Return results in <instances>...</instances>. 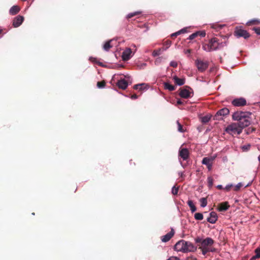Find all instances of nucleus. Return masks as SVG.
<instances>
[{
    "label": "nucleus",
    "instance_id": "7c9ffc66",
    "mask_svg": "<svg viewBox=\"0 0 260 260\" xmlns=\"http://www.w3.org/2000/svg\"><path fill=\"white\" fill-rule=\"evenodd\" d=\"M211 117L209 116H205L202 117L201 121L202 123H206L209 121L210 120Z\"/></svg>",
    "mask_w": 260,
    "mask_h": 260
},
{
    "label": "nucleus",
    "instance_id": "5fc2aeb1",
    "mask_svg": "<svg viewBox=\"0 0 260 260\" xmlns=\"http://www.w3.org/2000/svg\"><path fill=\"white\" fill-rule=\"evenodd\" d=\"M97 63H98L99 66H101V67H103V63H102V62H97Z\"/></svg>",
    "mask_w": 260,
    "mask_h": 260
},
{
    "label": "nucleus",
    "instance_id": "6e6552de",
    "mask_svg": "<svg viewBox=\"0 0 260 260\" xmlns=\"http://www.w3.org/2000/svg\"><path fill=\"white\" fill-rule=\"evenodd\" d=\"M191 90L190 88L187 86L185 88H180L179 95L182 98H189L191 96L192 92L190 91Z\"/></svg>",
    "mask_w": 260,
    "mask_h": 260
},
{
    "label": "nucleus",
    "instance_id": "13d9d810",
    "mask_svg": "<svg viewBox=\"0 0 260 260\" xmlns=\"http://www.w3.org/2000/svg\"><path fill=\"white\" fill-rule=\"evenodd\" d=\"M193 260H197L196 258H193Z\"/></svg>",
    "mask_w": 260,
    "mask_h": 260
},
{
    "label": "nucleus",
    "instance_id": "ea45409f",
    "mask_svg": "<svg viewBox=\"0 0 260 260\" xmlns=\"http://www.w3.org/2000/svg\"><path fill=\"white\" fill-rule=\"evenodd\" d=\"M243 186V184L241 183H239L237 185H236L234 187L235 191H238L240 190L241 187Z\"/></svg>",
    "mask_w": 260,
    "mask_h": 260
},
{
    "label": "nucleus",
    "instance_id": "2f4dec72",
    "mask_svg": "<svg viewBox=\"0 0 260 260\" xmlns=\"http://www.w3.org/2000/svg\"><path fill=\"white\" fill-rule=\"evenodd\" d=\"M140 14H141V12H139V11H137V12H134V13H129V14H128L127 15V19H130V18H132L133 17H134L135 16H137V15H139Z\"/></svg>",
    "mask_w": 260,
    "mask_h": 260
},
{
    "label": "nucleus",
    "instance_id": "ddd939ff",
    "mask_svg": "<svg viewBox=\"0 0 260 260\" xmlns=\"http://www.w3.org/2000/svg\"><path fill=\"white\" fill-rule=\"evenodd\" d=\"M232 104L235 106H243L246 104V101L244 98L236 99L233 101Z\"/></svg>",
    "mask_w": 260,
    "mask_h": 260
},
{
    "label": "nucleus",
    "instance_id": "603ef678",
    "mask_svg": "<svg viewBox=\"0 0 260 260\" xmlns=\"http://www.w3.org/2000/svg\"><path fill=\"white\" fill-rule=\"evenodd\" d=\"M177 104L178 105H182V104H183V102H182L181 100H178L177 101Z\"/></svg>",
    "mask_w": 260,
    "mask_h": 260
},
{
    "label": "nucleus",
    "instance_id": "8fccbe9b",
    "mask_svg": "<svg viewBox=\"0 0 260 260\" xmlns=\"http://www.w3.org/2000/svg\"><path fill=\"white\" fill-rule=\"evenodd\" d=\"M254 131V128H252L251 129H250V128H248L247 129V134H250V133Z\"/></svg>",
    "mask_w": 260,
    "mask_h": 260
},
{
    "label": "nucleus",
    "instance_id": "c756f323",
    "mask_svg": "<svg viewBox=\"0 0 260 260\" xmlns=\"http://www.w3.org/2000/svg\"><path fill=\"white\" fill-rule=\"evenodd\" d=\"M194 217L196 220H201L203 219V215L201 213H196Z\"/></svg>",
    "mask_w": 260,
    "mask_h": 260
},
{
    "label": "nucleus",
    "instance_id": "09e8293b",
    "mask_svg": "<svg viewBox=\"0 0 260 260\" xmlns=\"http://www.w3.org/2000/svg\"><path fill=\"white\" fill-rule=\"evenodd\" d=\"M161 57L157 58L155 61V63L156 64L157 62H160L161 61Z\"/></svg>",
    "mask_w": 260,
    "mask_h": 260
},
{
    "label": "nucleus",
    "instance_id": "aec40b11",
    "mask_svg": "<svg viewBox=\"0 0 260 260\" xmlns=\"http://www.w3.org/2000/svg\"><path fill=\"white\" fill-rule=\"evenodd\" d=\"M214 159L215 157L212 156L206 157L203 159L202 162L203 164L205 165L206 166L210 164H212Z\"/></svg>",
    "mask_w": 260,
    "mask_h": 260
},
{
    "label": "nucleus",
    "instance_id": "5701e85b",
    "mask_svg": "<svg viewBox=\"0 0 260 260\" xmlns=\"http://www.w3.org/2000/svg\"><path fill=\"white\" fill-rule=\"evenodd\" d=\"M164 85L165 89H168L169 91H172L176 89L175 86L171 85L168 82H165Z\"/></svg>",
    "mask_w": 260,
    "mask_h": 260
},
{
    "label": "nucleus",
    "instance_id": "7ed1b4c3",
    "mask_svg": "<svg viewBox=\"0 0 260 260\" xmlns=\"http://www.w3.org/2000/svg\"><path fill=\"white\" fill-rule=\"evenodd\" d=\"M195 241L199 244V248L201 249L202 253L204 255H205L208 252L209 248L214 243V241L210 237H207L204 239L198 237L195 239Z\"/></svg>",
    "mask_w": 260,
    "mask_h": 260
},
{
    "label": "nucleus",
    "instance_id": "9b49d317",
    "mask_svg": "<svg viewBox=\"0 0 260 260\" xmlns=\"http://www.w3.org/2000/svg\"><path fill=\"white\" fill-rule=\"evenodd\" d=\"M179 156L183 160H186L189 157V151L187 148H182L179 150Z\"/></svg>",
    "mask_w": 260,
    "mask_h": 260
},
{
    "label": "nucleus",
    "instance_id": "a18cd8bd",
    "mask_svg": "<svg viewBox=\"0 0 260 260\" xmlns=\"http://www.w3.org/2000/svg\"><path fill=\"white\" fill-rule=\"evenodd\" d=\"M215 251V248H212L211 247H210L209 248V250H208V252H214Z\"/></svg>",
    "mask_w": 260,
    "mask_h": 260
},
{
    "label": "nucleus",
    "instance_id": "f257e3e1",
    "mask_svg": "<svg viewBox=\"0 0 260 260\" xmlns=\"http://www.w3.org/2000/svg\"><path fill=\"white\" fill-rule=\"evenodd\" d=\"M227 40L228 38L226 37H223L221 40L215 37L212 38L209 40L207 43L203 44L202 48L207 52L219 50L226 46Z\"/></svg>",
    "mask_w": 260,
    "mask_h": 260
},
{
    "label": "nucleus",
    "instance_id": "2eb2a0df",
    "mask_svg": "<svg viewBox=\"0 0 260 260\" xmlns=\"http://www.w3.org/2000/svg\"><path fill=\"white\" fill-rule=\"evenodd\" d=\"M230 206L228 202H224L220 203L218 206V210L220 212L225 211L228 210Z\"/></svg>",
    "mask_w": 260,
    "mask_h": 260
},
{
    "label": "nucleus",
    "instance_id": "e433bc0d",
    "mask_svg": "<svg viewBox=\"0 0 260 260\" xmlns=\"http://www.w3.org/2000/svg\"><path fill=\"white\" fill-rule=\"evenodd\" d=\"M179 187H176L175 186H173L172 189V193L174 195H177L178 192Z\"/></svg>",
    "mask_w": 260,
    "mask_h": 260
},
{
    "label": "nucleus",
    "instance_id": "c03bdc74",
    "mask_svg": "<svg viewBox=\"0 0 260 260\" xmlns=\"http://www.w3.org/2000/svg\"><path fill=\"white\" fill-rule=\"evenodd\" d=\"M232 186L233 185L232 184L227 185L224 189L226 190V191H229Z\"/></svg>",
    "mask_w": 260,
    "mask_h": 260
},
{
    "label": "nucleus",
    "instance_id": "4c0bfd02",
    "mask_svg": "<svg viewBox=\"0 0 260 260\" xmlns=\"http://www.w3.org/2000/svg\"><path fill=\"white\" fill-rule=\"evenodd\" d=\"M251 145L250 144L245 145L241 147V148L243 151H247L249 150Z\"/></svg>",
    "mask_w": 260,
    "mask_h": 260
},
{
    "label": "nucleus",
    "instance_id": "cd10ccee",
    "mask_svg": "<svg viewBox=\"0 0 260 260\" xmlns=\"http://www.w3.org/2000/svg\"><path fill=\"white\" fill-rule=\"evenodd\" d=\"M200 202L201 203V206L202 207H205L207 205V198H202L200 199Z\"/></svg>",
    "mask_w": 260,
    "mask_h": 260
},
{
    "label": "nucleus",
    "instance_id": "f03ea898",
    "mask_svg": "<svg viewBox=\"0 0 260 260\" xmlns=\"http://www.w3.org/2000/svg\"><path fill=\"white\" fill-rule=\"evenodd\" d=\"M174 250L184 253L194 252L197 250V247L190 242L181 240L177 242L175 245Z\"/></svg>",
    "mask_w": 260,
    "mask_h": 260
},
{
    "label": "nucleus",
    "instance_id": "9d476101",
    "mask_svg": "<svg viewBox=\"0 0 260 260\" xmlns=\"http://www.w3.org/2000/svg\"><path fill=\"white\" fill-rule=\"evenodd\" d=\"M24 20V17L22 16L18 15L15 17L13 21V26L14 27L19 26Z\"/></svg>",
    "mask_w": 260,
    "mask_h": 260
},
{
    "label": "nucleus",
    "instance_id": "de8ad7c7",
    "mask_svg": "<svg viewBox=\"0 0 260 260\" xmlns=\"http://www.w3.org/2000/svg\"><path fill=\"white\" fill-rule=\"evenodd\" d=\"M168 48V47H162V48H159V49H161V52L162 51L166 50Z\"/></svg>",
    "mask_w": 260,
    "mask_h": 260
},
{
    "label": "nucleus",
    "instance_id": "f8f14e48",
    "mask_svg": "<svg viewBox=\"0 0 260 260\" xmlns=\"http://www.w3.org/2000/svg\"><path fill=\"white\" fill-rule=\"evenodd\" d=\"M132 51L130 48H126L123 52L122 55V59L127 61L130 59L132 56Z\"/></svg>",
    "mask_w": 260,
    "mask_h": 260
},
{
    "label": "nucleus",
    "instance_id": "1a4fd4ad",
    "mask_svg": "<svg viewBox=\"0 0 260 260\" xmlns=\"http://www.w3.org/2000/svg\"><path fill=\"white\" fill-rule=\"evenodd\" d=\"M237 123L239 125V127L241 128V131H242L243 128L248 126L250 124V121L249 119V117L246 115Z\"/></svg>",
    "mask_w": 260,
    "mask_h": 260
},
{
    "label": "nucleus",
    "instance_id": "c85d7f7f",
    "mask_svg": "<svg viewBox=\"0 0 260 260\" xmlns=\"http://www.w3.org/2000/svg\"><path fill=\"white\" fill-rule=\"evenodd\" d=\"M208 186L209 188H211L213 184V179L212 177H208L207 178Z\"/></svg>",
    "mask_w": 260,
    "mask_h": 260
},
{
    "label": "nucleus",
    "instance_id": "c9c22d12",
    "mask_svg": "<svg viewBox=\"0 0 260 260\" xmlns=\"http://www.w3.org/2000/svg\"><path fill=\"white\" fill-rule=\"evenodd\" d=\"M161 49L154 50L152 52V56L154 57L158 56L161 54Z\"/></svg>",
    "mask_w": 260,
    "mask_h": 260
},
{
    "label": "nucleus",
    "instance_id": "a878e982",
    "mask_svg": "<svg viewBox=\"0 0 260 260\" xmlns=\"http://www.w3.org/2000/svg\"><path fill=\"white\" fill-rule=\"evenodd\" d=\"M187 205L190 207V210H191L192 213L194 212L197 210V208L194 206L192 201L188 200L187 201Z\"/></svg>",
    "mask_w": 260,
    "mask_h": 260
},
{
    "label": "nucleus",
    "instance_id": "f3484780",
    "mask_svg": "<svg viewBox=\"0 0 260 260\" xmlns=\"http://www.w3.org/2000/svg\"><path fill=\"white\" fill-rule=\"evenodd\" d=\"M217 215L215 212H211L210 217L207 218L208 222L211 223H215L217 220Z\"/></svg>",
    "mask_w": 260,
    "mask_h": 260
},
{
    "label": "nucleus",
    "instance_id": "4be33fe9",
    "mask_svg": "<svg viewBox=\"0 0 260 260\" xmlns=\"http://www.w3.org/2000/svg\"><path fill=\"white\" fill-rule=\"evenodd\" d=\"M20 10V8L18 6H13L12 7L10 10L9 13L12 15H15L19 13Z\"/></svg>",
    "mask_w": 260,
    "mask_h": 260
},
{
    "label": "nucleus",
    "instance_id": "4468645a",
    "mask_svg": "<svg viewBox=\"0 0 260 260\" xmlns=\"http://www.w3.org/2000/svg\"><path fill=\"white\" fill-rule=\"evenodd\" d=\"M246 115V114L241 111H237L233 114V119L234 120L239 121L242 118Z\"/></svg>",
    "mask_w": 260,
    "mask_h": 260
},
{
    "label": "nucleus",
    "instance_id": "4d7b16f0",
    "mask_svg": "<svg viewBox=\"0 0 260 260\" xmlns=\"http://www.w3.org/2000/svg\"><path fill=\"white\" fill-rule=\"evenodd\" d=\"M146 85H145H145H144V86H143L142 87V90H143V89H145V88H146Z\"/></svg>",
    "mask_w": 260,
    "mask_h": 260
},
{
    "label": "nucleus",
    "instance_id": "79ce46f5",
    "mask_svg": "<svg viewBox=\"0 0 260 260\" xmlns=\"http://www.w3.org/2000/svg\"><path fill=\"white\" fill-rule=\"evenodd\" d=\"M170 66L171 67H174V68H176L177 67V66H178V63H177V62L176 61H172L170 63Z\"/></svg>",
    "mask_w": 260,
    "mask_h": 260
},
{
    "label": "nucleus",
    "instance_id": "3c124183",
    "mask_svg": "<svg viewBox=\"0 0 260 260\" xmlns=\"http://www.w3.org/2000/svg\"><path fill=\"white\" fill-rule=\"evenodd\" d=\"M207 168L209 170H211L212 167V164L207 165Z\"/></svg>",
    "mask_w": 260,
    "mask_h": 260
},
{
    "label": "nucleus",
    "instance_id": "423d86ee",
    "mask_svg": "<svg viewBox=\"0 0 260 260\" xmlns=\"http://www.w3.org/2000/svg\"><path fill=\"white\" fill-rule=\"evenodd\" d=\"M229 112L230 111L228 108H222L217 112L214 116L213 119L216 120L222 119V117L228 115Z\"/></svg>",
    "mask_w": 260,
    "mask_h": 260
},
{
    "label": "nucleus",
    "instance_id": "6e6d98bb",
    "mask_svg": "<svg viewBox=\"0 0 260 260\" xmlns=\"http://www.w3.org/2000/svg\"><path fill=\"white\" fill-rule=\"evenodd\" d=\"M190 53V50L188 49L186 50V53Z\"/></svg>",
    "mask_w": 260,
    "mask_h": 260
},
{
    "label": "nucleus",
    "instance_id": "dca6fc26",
    "mask_svg": "<svg viewBox=\"0 0 260 260\" xmlns=\"http://www.w3.org/2000/svg\"><path fill=\"white\" fill-rule=\"evenodd\" d=\"M205 36L206 32L205 31H198L190 35L189 36L188 39L190 40H192L198 36H200L201 37H204Z\"/></svg>",
    "mask_w": 260,
    "mask_h": 260
},
{
    "label": "nucleus",
    "instance_id": "864d4df0",
    "mask_svg": "<svg viewBox=\"0 0 260 260\" xmlns=\"http://www.w3.org/2000/svg\"><path fill=\"white\" fill-rule=\"evenodd\" d=\"M217 188L218 189H224L222 187V186L221 185H218L217 186Z\"/></svg>",
    "mask_w": 260,
    "mask_h": 260
},
{
    "label": "nucleus",
    "instance_id": "0eeeda50",
    "mask_svg": "<svg viewBox=\"0 0 260 260\" xmlns=\"http://www.w3.org/2000/svg\"><path fill=\"white\" fill-rule=\"evenodd\" d=\"M234 35L238 38L243 37L245 39L250 37L249 34L246 30L238 28L235 29Z\"/></svg>",
    "mask_w": 260,
    "mask_h": 260
},
{
    "label": "nucleus",
    "instance_id": "a19ab883",
    "mask_svg": "<svg viewBox=\"0 0 260 260\" xmlns=\"http://www.w3.org/2000/svg\"><path fill=\"white\" fill-rule=\"evenodd\" d=\"M252 30H253L257 35H260V27H254L252 28Z\"/></svg>",
    "mask_w": 260,
    "mask_h": 260
},
{
    "label": "nucleus",
    "instance_id": "58836bf2",
    "mask_svg": "<svg viewBox=\"0 0 260 260\" xmlns=\"http://www.w3.org/2000/svg\"><path fill=\"white\" fill-rule=\"evenodd\" d=\"M145 85V84L144 83H143V84H137V85H135L134 86V88L135 89H139V90H142V87L143 86H144Z\"/></svg>",
    "mask_w": 260,
    "mask_h": 260
},
{
    "label": "nucleus",
    "instance_id": "bb28decb",
    "mask_svg": "<svg viewBox=\"0 0 260 260\" xmlns=\"http://www.w3.org/2000/svg\"><path fill=\"white\" fill-rule=\"evenodd\" d=\"M254 252L255 253V255L253 256L250 260H254L257 258H260V248L258 247L255 249Z\"/></svg>",
    "mask_w": 260,
    "mask_h": 260
},
{
    "label": "nucleus",
    "instance_id": "412c9836",
    "mask_svg": "<svg viewBox=\"0 0 260 260\" xmlns=\"http://www.w3.org/2000/svg\"><path fill=\"white\" fill-rule=\"evenodd\" d=\"M174 82L176 85L181 86L185 83L184 78H179L177 76H175L173 78Z\"/></svg>",
    "mask_w": 260,
    "mask_h": 260
},
{
    "label": "nucleus",
    "instance_id": "393cba45",
    "mask_svg": "<svg viewBox=\"0 0 260 260\" xmlns=\"http://www.w3.org/2000/svg\"><path fill=\"white\" fill-rule=\"evenodd\" d=\"M113 41L112 40H110L108 41H107L104 45H103V49L106 51H108L110 50L111 48L112 47V45H111V43Z\"/></svg>",
    "mask_w": 260,
    "mask_h": 260
},
{
    "label": "nucleus",
    "instance_id": "b1692460",
    "mask_svg": "<svg viewBox=\"0 0 260 260\" xmlns=\"http://www.w3.org/2000/svg\"><path fill=\"white\" fill-rule=\"evenodd\" d=\"M260 24V20L258 19H253L246 23L247 26H250L252 25H258Z\"/></svg>",
    "mask_w": 260,
    "mask_h": 260
},
{
    "label": "nucleus",
    "instance_id": "37998d69",
    "mask_svg": "<svg viewBox=\"0 0 260 260\" xmlns=\"http://www.w3.org/2000/svg\"><path fill=\"white\" fill-rule=\"evenodd\" d=\"M171 44V41L169 40H167L164 43V45L166 46V47H168V48L170 46Z\"/></svg>",
    "mask_w": 260,
    "mask_h": 260
},
{
    "label": "nucleus",
    "instance_id": "473e14b6",
    "mask_svg": "<svg viewBox=\"0 0 260 260\" xmlns=\"http://www.w3.org/2000/svg\"><path fill=\"white\" fill-rule=\"evenodd\" d=\"M186 31V30L184 29H182L179 31H178L177 32L175 33H173L171 35L172 38L176 37L177 36L179 35L181 33H184Z\"/></svg>",
    "mask_w": 260,
    "mask_h": 260
},
{
    "label": "nucleus",
    "instance_id": "49530a36",
    "mask_svg": "<svg viewBox=\"0 0 260 260\" xmlns=\"http://www.w3.org/2000/svg\"><path fill=\"white\" fill-rule=\"evenodd\" d=\"M138 95H137V94H133V95L131 96V99H134H134H137V98H138Z\"/></svg>",
    "mask_w": 260,
    "mask_h": 260
},
{
    "label": "nucleus",
    "instance_id": "f704fd0d",
    "mask_svg": "<svg viewBox=\"0 0 260 260\" xmlns=\"http://www.w3.org/2000/svg\"><path fill=\"white\" fill-rule=\"evenodd\" d=\"M177 124L178 125V131L179 132L183 133L184 132V129L183 128L182 125L179 122V121H177Z\"/></svg>",
    "mask_w": 260,
    "mask_h": 260
},
{
    "label": "nucleus",
    "instance_id": "a211bd4d",
    "mask_svg": "<svg viewBox=\"0 0 260 260\" xmlns=\"http://www.w3.org/2000/svg\"><path fill=\"white\" fill-rule=\"evenodd\" d=\"M174 235V232L173 230H172L171 232L167 233L166 235L162 236L161 238V240L164 242H167L171 239V238Z\"/></svg>",
    "mask_w": 260,
    "mask_h": 260
},
{
    "label": "nucleus",
    "instance_id": "20e7f679",
    "mask_svg": "<svg viewBox=\"0 0 260 260\" xmlns=\"http://www.w3.org/2000/svg\"><path fill=\"white\" fill-rule=\"evenodd\" d=\"M225 131L227 133L233 135H239L242 133L241 128L239 127V125L237 122L228 125L225 128Z\"/></svg>",
    "mask_w": 260,
    "mask_h": 260
},
{
    "label": "nucleus",
    "instance_id": "6ab92c4d",
    "mask_svg": "<svg viewBox=\"0 0 260 260\" xmlns=\"http://www.w3.org/2000/svg\"><path fill=\"white\" fill-rule=\"evenodd\" d=\"M117 85L119 88L122 89H125L127 87L128 83L127 81L125 79H122L119 80L117 83Z\"/></svg>",
    "mask_w": 260,
    "mask_h": 260
},
{
    "label": "nucleus",
    "instance_id": "39448f33",
    "mask_svg": "<svg viewBox=\"0 0 260 260\" xmlns=\"http://www.w3.org/2000/svg\"><path fill=\"white\" fill-rule=\"evenodd\" d=\"M195 65L199 72H203L208 68L209 63L207 61L197 59L195 61Z\"/></svg>",
    "mask_w": 260,
    "mask_h": 260
},
{
    "label": "nucleus",
    "instance_id": "72a5a7b5",
    "mask_svg": "<svg viewBox=\"0 0 260 260\" xmlns=\"http://www.w3.org/2000/svg\"><path fill=\"white\" fill-rule=\"evenodd\" d=\"M106 86V82L103 80L97 83V86L99 88H103Z\"/></svg>",
    "mask_w": 260,
    "mask_h": 260
}]
</instances>
